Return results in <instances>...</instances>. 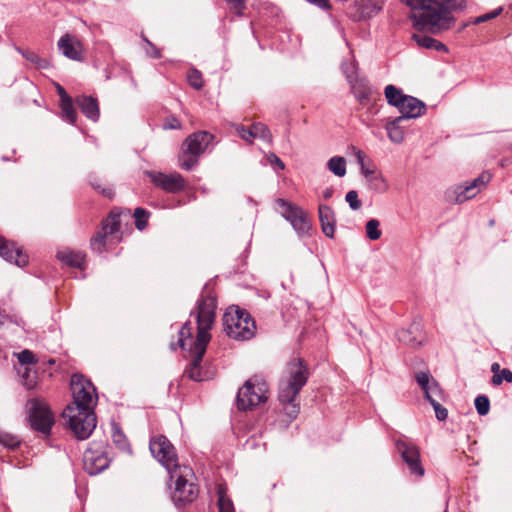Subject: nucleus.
<instances>
[{
  "label": "nucleus",
  "instance_id": "obj_4",
  "mask_svg": "<svg viewBox=\"0 0 512 512\" xmlns=\"http://www.w3.org/2000/svg\"><path fill=\"white\" fill-rule=\"evenodd\" d=\"M162 466L168 474L166 485L173 502L177 505L193 502L198 496L193 470L189 466L178 463L174 446L164 436H162Z\"/></svg>",
  "mask_w": 512,
  "mask_h": 512
},
{
  "label": "nucleus",
  "instance_id": "obj_34",
  "mask_svg": "<svg viewBox=\"0 0 512 512\" xmlns=\"http://www.w3.org/2000/svg\"><path fill=\"white\" fill-rule=\"evenodd\" d=\"M379 226L380 222L377 219H370L366 223V236L370 240H378L381 237L382 232L379 229Z\"/></svg>",
  "mask_w": 512,
  "mask_h": 512
},
{
  "label": "nucleus",
  "instance_id": "obj_62",
  "mask_svg": "<svg viewBox=\"0 0 512 512\" xmlns=\"http://www.w3.org/2000/svg\"><path fill=\"white\" fill-rule=\"evenodd\" d=\"M14 322L17 324V325H21L23 323L22 319H15Z\"/></svg>",
  "mask_w": 512,
  "mask_h": 512
},
{
  "label": "nucleus",
  "instance_id": "obj_42",
  "mask_svg": "<svg viewBox=\"0 0 512 512\" xmlns=\"http://www.w3.org/2000/svg\"><path fill=\"white\" fill-rule=\"evenodd\" d=\"M475 408L481 416L488 414L490 409V401L488 397L485 395L477 396L475 399Z\"/></svg>",
  "mask_w": 512,
  "mask_h": 512
},
{
  "label": "nucleus",
  "instance_id": "obj_58",
  "mask_svg": "<svg viewBox=\"0 0 512 512\" xmlns=\"http://www.w3.org/2000/svg\"><path fill=\"white\" fill-rule=\"evenodd\" d=\"M491 371H492L493 375L499 374L501 371L500 365L498 363H493L491 366Z\"/></svg>",
  "mask_w": 512,
  "mask_h": 512
},
{
  "label": "nucleus",
  "instance_id": "obj_9",
  "mask_svg": "<svg viewBox=\"0 0 512 512\" xmlns=\"http://www.w3.org/2000/svg\"><path fill=\"white\" fill-rule=\"evenodd\" d=\"M492 179L493 174L484 170L475 179L467 180L448 189L446 198L451 203H464L484 191Z\"/></svg>",
  "mask_w": 512,
  "mask_h": 512
},
{
  "label": "nucleus",
  "instance_id": "obj_33",
  "mask_svg": "<svg viewBox=\"0 0 512 512\" xmlns=\"http://www.w3.org/2000/svg\"><path fill=\"white\" fill-rule=\"evenodd\" d=\"M63 118L73 124L76 121V111L73 107L72 98L60 102Z\"/></svg>",
  "mask_w": 512,
  "mask_h": 512
},
{
  "label": "nucleus",
  "instance_id": "obj_28",
  "mask_svg": "<svg viewBox=\"0 0 512 512\" xmlns=\"http://www.w3.org/2000/svg\"><path fill=\"white\" fill-rule=\"evenodd\" d=\"M384 94L388 104L396 108H398L399 105H401L403 99L408 96L405 95L401 89L392 84H389L385 87Z\"/></svg>",
  "mask_w": 512,
  "mask_h": 512
},
{
  "label": "nucleus",
  "instance_id": "obj_51",
  "mask_svg": "<svg viewBox=\"0 0 512 512\" xmlns=\"http://www.w3.org/2000/svg\"><path fill=\"white\" fill-rule=\"evenodd\" d=\"M247 0H226L228 5L232 10L236 12L237 15H241L243 10L246 7Z\"/></svg>",
  "mask_w": 512,
  "mask_h": 512
},
{
  "label": "nucleus",
  "instance_id": "obj_18",
  "mask_svg": "<svg viewBox=\"0 0 512 512\" xmlns=\"http://www.w3.org/2000/svg\"><path fill=\"white\" fill-rule=\"evenodd\" d=\"M397 109L400 113V116L397 118H401L403 121L406 119H414L422 116L426 111V106L421 100L408 95L403 99L401 105H399Z\"/></svg>",
  "mask_w": 512,
  "mask_h": 512
},
{
  "label": "nucleus",
  "instance_id": "obj_10",
  "mask_svg": "<svg viewBox=\"0 0 512 512\" xmlns=\"http://www.w3.org/2000/svg\"><path fill=\"white\" fill-rule=\"evenodd\" d=\"M26 409L31 427L43 434H49L55 422L49 405L42 399L34 398L27 401Z\"/></svg>",
  "mask_w": 512,
  "mask_h": 512
},
{
  "label": "nucleus",
  "instance_id": "obj_30",
  "mask_svg": "<svg viewBox=\"0 0 512 512\" xmlns=\"http://www.w3.org/2000/svg\"><path fill=\"white\" fill-rule=\"evenodd\" d=\"M328 169L336 176L343 177L346 174V160L341 156H334L327 162Z\"/></svg>",
  "mask_w": 512,
  "mask_h": 512
},
{
  "label": "nucleus",
  "instance_id": "obj_8",
  "mask_svg": "<svg viewBox=\"0 0 512 512\" xmlns=\"http://www.w3.org/2000/svg\"><path fill=\"white\" fill-rule=\"evenodd\" d=\"M269 387L260 376L248 379L239 389L237 394V406L241 410L252 409L268 400Z\"/></svg>",
  "mask_w": 512,
  "mask_h": 512
},
{
  "label": "nucleus",
  "instance_id": "obj_56",
  "mask_svg": "<svg viewBox=\"0 0 512 512\" xmlns=\"http://www.w3.org/2000/svg\"><path fill=\"white\" fill-rule=\"evenodd\" d=\"M355 156L357 159V163L360 165V168H363V166H366L365 162H364L365 155L361 150H356Z\"/></svg>",
  "mask_w": 512,
  "mask_h": 512
},
{
  "label": "nucleus",
  "instance_id": "obj_25",
  "mask_svg": "<svg viewBox=\"0 0 512 512\" xmlns=\"http://www.w3.org/2000/svg\"><path fill=\"white\" fill-rule=\"evenodd\" d=\"M57 258L68 266L80 269L83 268L85 262V254L80 251H73L70 249L59 251L57 253Z\"/></svg>",
  "mask_w": 512,
  "mask_h": 512
},
{
  "label": "nucleus",
  "instance_id": "obj_2",
  "mask_svg": "<svg viewBox=\"0 0 512 512\" xmlns=\"http://www.w3.org/2000/svg\"><path fill=\"white\" fill-rule=\"evenodd\" d=\"M73 402L63 411L70 430L78 440L90 437L96 428L94 407L97 404L96 389L92 382L80 374L71 377Z\"/></svg>",
  "mask_w": 512,
  "mask_h": 512
},
{
  "label": "nucleus",
  "instance_id": "obj_1",
  "mask_svg": "<svg viewBox=\"0 0 512 512\" xmlns=\"http://www.w3.org/2000/svg\"><path fill=\"white\" fill-rule=\"evenodd\" d=\"M216 308V297L211 293H202L195 310L190 313V317L194 318L196 323V337H192L194 328L192 321L189 320L180 328L177 343L170 344L173 350L179 347L189 351L191 360L185 375L194 381L200 382L209 378L208 371L203 369L201 362L211 340L210 330L215 321Z\"/></svg>",
  "mask_w": 512,
  "mask_h": 512
},
{
  "label": "nucleus",
  "instance_id": "obj_40",
  "mask_svg": "<svg viewBox=\"0 0 512 512\" xmlns=\"http://www.w3.org/2000/svg\"><path fill=\"white\" fill-rule=\"evenodd\" d=\"M112 439L113 442L121 449V450H127L129 448V444L127 442V439L123 432L120 430L119 427L114 426L112 429Z\"/></svg>",
  "mask_w": 512,
  "mask_h": 512
},
{
  "label": "nucleus",
  "instance_id": "obj_60",
  "mask_svg": "<svg viewBox=\"0 0 512 512\" xmlns=\"http://www.w3.org/2000/svg\"><path fill=\"white\" fill-rule=\"evenodd\" d=\"M6 318H7V317H6L5 315H2V314L0 313V325L4 324V322H5V319H6Z\"/></svg>",
  "mask_w": 512,
  "mask_h": 512
},
{
  "label": "nucleus",
  "instance_id": "obj_29",
  "mask_svg": "<svg viewBox=\"0 0 512 512\" xmlns=\"http://www.w3.org/2000/svg\"><path fill=\"white\" fill-rule=\"evenodd\" d=\"M18 374L22 379L23 385L27 389H33L37 386V373L33 371L30 367H21L18 370Z\"/></svg>",
  "mask_w": 512,
  "mask_h": 512
},
{
  "label": "nucleus",
  "instance_id": "obj_53",
  "mask_svg": "<svg viewBox=\"0 0 512 512\" xmlns=\"http://www.w3.org/2000/svg\"><path fill=\"white\" fill-rule=\"evenodd\" d=\"M143 42H144L143 48L146 51V54L150 57H158L159 52H158L157 48L150 41H148L145 37H143Z\"/></svg>",
  "mask_w": 512,
  "mask_h": 512
},
{
  "label": "nucleus",
  "instance_id": "obj_39",
  "mask_svg": "<svg viewBox=\"0 0 512 512\" xmlns=\"http://www.w3.org/2000/svg\"><path fill=\"white\" fill-rule=\"evenodd\" d=\"M218 507L219 512H235L232 501L226 497L222 489L218 491Z\"/></svg>",
  "mask_w": 512,
  "mask_h": 512
},
{
  "label": "nucleus",
  "instance_id": "obj_49",
  "mask_svg": "<svg viewBox=\"0 0 512 512\" xmlns=\"http://www.w3.org/2000/svg\"><path fill=\"white\" fill-rule=\"evenodd\" d=\"M149 450L151 455L157 460L160 461V438L157 436H153L149 443Z\"/></svg>",
  "mask_w": 512,
  "mask_h": 512
},
{
  "label": "nucleus",
  "instance_id": "obj_45",
  "mask_svg": "<svg viewBox=\"0 0 512 512\" xmlns=\"http://www.w3.org/2000/svg\"><path fill=\"white\" fill-rule=\"evenodd\" d=\"M342 70L350 84L354 83L355 81H358L356 74V65L353 62L342 64Z\"/></svg>",
  "mask_w": 512,
  "mask_h": 512
},
{
  "label": "nucleus",
  "instance_id": "obj_17",
  "mask_svg": "<svg viewBox=\"0 0 512 512\" xmlns=\"http://www.w3.org/2000/svg\"><path fill=\"white\" fill-rule=\"evenodd\" d=\"M0 256L7 262L23 267L28 263V256L13 242L0 238Z\"/></svg>",
  "mask_w": 512,
  "mask_h": 512
},
{
  "label": "nucleus",
  "instance_id": "obj_36",
  "mask_svg": "<svg viewBox=\"0 0 512 512\" xmlns=\"http://www.w3.org/2000/svg\"><path fill=\"white\" fill-rule=\"evenodd\" d=\"M133 217L135 218L136 228L143 230L147 225L149 213L145 209L138 207L134 210Z\"/></svg>",
  "mask_w": 512,
  "mask_h": 512
},
{
  "label": "nucleus",
  "instance_id": "obj_50",
  "mask_svg": "<svg viewBox=\"0 0 512 512\" xmlns=\"http://www.w3.org/2000/svg\"><path fill=\"white\" fill-rule=\"evenodd\" d=\"M431 405L434 408L436 418L439 421H444L447 419L448 411L442 406L441 402L431 403Z\"/></svg>",
  "mask_w": 512,
  "mask_h": 512
},
{
  "label": "nucleus",
  "instance_id": "obj_41",
  "mask_svg": "<svg viewBox=\"0 0 512 512\" xmlns=\"http://www.w3.org/2000/svg\"><path fill=\"white\" fill-rule=\"evenodd\" d=\"M187 80L189 84L199 90L203 87V79L200 71L196 69H190L187 73Z\"/></svg>",
  "mask_w": 512,
  "mask_h": 512
},
{
  "label": "nucleus",
  "instance_id": "obj_35",
  "mask_svg": "<svg viewBox=\"0 0 512 512\" xmlns=\"http://www.w3.org/2000/svg\"><path fill=\"white\" fill-rule=\"evenodd\" d=\"M182 122L175 115L169 114L162 119V130H181Z\"/></svg>",
  "mask_w": 512,
  "mask_h": 512
},
{
  "label": "nucleus",
  "instance_id": "obj_14",
  "mask_svg": "<svg viewBox=\"0 0 512 512\" xmlns=\"http://www.w3.org/2000/svg\"><path fill=\"white\" fill-rule=\"evenodd\" d=\"M415 379L424 392L425 399L430 404L435 402H442L444 400L443 390L428 371H421L416 373Z\"/></svg>",
  "mask_w": 512,
  "mask_h": 512
},
{
  "label": "nucleus",
  "instance_id": "obj_12",
  "mask_svg": "<svg viewBox=\"0 0 512 512\" xmlns=\"http://www.w3.org/2000/svg\"><path fill=\"white\" fill-rule=\"evenodd\" d=\"M276 203L281 209L282 216L291 223L298 235L304 236L308 234L311 228L310 220L301 208L292 205L284 199H278Z\"/></svg>",
  "mask_w": 512,
  "mask_h": 512
},
{
  "label": "nucleus",
  "instance_id": "obj_44",
  "mask_svg": "<svg viewBox=\"0 0 512 512\" xmlns=\"http://www.w3.org/2000/svg\"><path fill=\"white\" fill-rule=\"evenodd\" d=\"M90 184L95 190L99 191L105 197L111 198L114 194L113 189L111 187H102L99 179H97L96 177L90 176Z\"/></svg>",
  "mask_w": 512,
  "mask_h": 512
},
{
  "label": "nucleus",
  "instance_id": "obj_43",
  "mask_svg": "<svg viewBox=\"0 0 512 512\" xmlns=\"http://www.w3.org/2000/svg\"><path fill=\"white\" fill-rule=\"evenodd\" d=\"M19 443H20V441L16 436L9 434V433H5V432L0 433V444L1 445L5 446L7 448H10V449H14L19 445Z\"/></svg>",
  "mask_w": 512,
  "mask_h": 512
},
{
  "label": "nucleus",
  "instance_id": "obj_31",
  "mask_svg": "<svg viewBox=\"0 0 512 512\" xmlns=\"http://www.w3.org/2000/svg\"><path fill=\"white\" fill-rule=\"evenodd\" d=\"M366 181L368 183V187L376 192L384 193L389 189L388 181L380 172L376 173Z\"/></svg>",
  "mask_w": 512,
  "mask_h": 512
},
{
  "label": "nucleus",
  "instance_id": "obj_54",
  "mask_svg": "<svg viewBox=\"0 0 512 512\" xmlns=\"http://www.w3.org/2000/svg\"><path fill=\"white\" fill-rule=\"evenodd\" d=\"M56 88L60 97V102L71 99V97L66 93L65 89L61 85L57 84Z\"/></svg>",
  "mask_w": 512,
  "mask_h": 512
},
{
  "label": "nucleus",
  "instance_id": "obj_26",
  "mask_svg": "<svg viewBox=\"0 0 512 512\" xmlns=\"http://www.w3.org/2000/svg\"><path fill=\"white\" fill-rule=\"evenodd\" d=\"M401 122V118L396 117L394 119L389 120L385 126L388 138L390 139V141L396 144H400L404 140L405 134L404 130L400 126Z\"/></svg>",
  "mask_w": 512,
  "mask_h": 512
},
{
  "label": "nucleus",
  "instance_id": "obj_61",
  "mask_svg": "<svg viewBox=\"0 0 512 512\" xmlns=\"http://www.w3.org/2000/svg\"><path fill=\"white\" fill-rule=\"evenodd\" d=\"M153 182L158 186V180L156 179V176L154 174H151Z\"/></svg>",
  "mask_w": 512,
  "mask_h": 512
},
{
  "label": "nucleus",
  "instance_id": "obj_20",
  "mask_svg": "<svg viewBox=\"0 0 512 512\" xmlns=\"http://www.w3.org/2000/svg\"><path fill=\"white\" fill-rule=\"evenodd\" d=\"M421 326L419 323H413L407 329H401L397 332V338L400 342L418 347L422 345L423 339L420 338Z\"/></svg>",
  "mask_w": 512,
  "mask_h": 512
},
{
  "label": "nucleus",
  "instance_id": "obj_13",
  "mask_svg": "<svg viewBox=\"0 0 512 512\" xmlns=\"http://www.w3.org/2000/svg\"><path fill=\"white\" fill-rule=\"evenodd\" d=\"M396 447L403 461L407 464L410 473L417 477H422L424 475V468L420 463V452L418 447L405 440H398L396 442Z\"/></svg>",
  "mask_w": 512,
  "mask_h": 512
},
{
  "label": "nucleus",
  "instance_id": "obj_38",
  "mask_svg": "<svg viewBox=\"0 0 512 512\" xmlns=\"http://www.w3.org/2000/svg\"><path fill=\"white\" fill-rule=\"evenodd\" d=\"M16 356L22 367H29V365L37 363L35 354L28 349L22 350L21 352L17 353Z\"/></svg>",
  "mask_w": 512,
  "mask_h": 512
},
{
  "label": "nucleus",
  "instance_id": "obj_5",
  "mask_svg": "<svg viewBox=\"0 0 512 512\" xmlns=\"http://www.w3.org/2000/svg\"><path fill=\"white\" fill-rule=\"evenodd\" d=\"M307 380L308 371L301 359H293L288 363L279 382L278 399L290 420L295 419L300 411V406L295 402V398Z\"/></svg>",
  "mask_w": 512,
  "mask_h": 512
},
{
  "label": "nucleus",
  "instance_id": "obj_47",
  "mask_svg": "<svg viewBox=\"0 0 512 512\" xmlns=\"http://www.w3.org/2000/svg\"><path fill=\"white\" fill-rule=\"evenodd\" d=\"M345 200L352 210H358L361 207V201L358 199V193L355 190L347 192Z\"/></svg>",
  "mask_w": 512,
  "mask_h": 512
},
{
  "label": "nucleus",
  "instance_id": "obj_21",
  "mask_svg": "<svg viewBox=\"0 0 512 512\" xmlns=\"http://www.w3.org/2000/svg\"><path fill=\"white\" fill-rule=\"evenodd\" d=\"M76 103L88 119L94 122L99 119V106L95 98L82 95L76 98Z\"/></svg>",
  "mask_w": 512,
  "mask_h": 512
},
{
  "label": "nucleus",
  "instance_id": "obj_16",
  "mask_svg": "<svg viewBox=\"0 0 512 512\" xmlns=\"http://www.w3.org/2000/svg\"><path fill=\"white\" fill-rule=\"evenodd\" d=\"M58 49L65 57L71 60L81 61L83 59V48L80 40L68 33L59 39Z\"/></svg>",
  "mask_w": 512,
  "mask_h": 512
},
{
  "label": "nucleus",
  "instance_id": "obj_52",
  "mask_svg": "<svg viewBox=\"0 0 512 512\" xmlns=\"http://www.w3.org/2000/svg\"><path fill=\"white\" fill-rule=\"evenodd\" d=\"M267 160H268L269 164L274 169H279V170H284L285 169V164L283 163V161L277 155H275L274 153L268 154L267 155Z\"/></svg>",
  "mask_w": 512,
  "mask_h": 512
},
{
  "label": "nucleus",
  "instance_id": "obj_32",
  "mask_svg": "<svg viewBox=\"0 0 512 512\" xmlns=\"http://www.w3.org/2000/svg\"><path fill=\"white\" fill-rule=\"evenodd\" d=\"M384 1L383 0H367V2L362 7V15L363 17H372L380 12L383 8Z\"/></svg>",
  "mask_w": 512,
  "mask_h": 512
},
{
  "label": "nucleus",
  "instance_id": "obj_23",
  "mask_svg": "<svg viewBox=\"0 0 512 512\" xmlns=\"http://www.w3.org/2000/svg\"><path fill=\"white\" fill-rule=\"evenodd\" d=\"M186 186V181L181 174L177 172L163 174L162 173V190L176 193L182 191Z\"/></svg>",
  "mask_w": 512,
  "mask_h": 512
},
{
  "label": "nucleus",
  "instance_id": "obj_3",
  "mask_svg": "<svg viewBox=\"0 0 512 512\" xmlns=\"http://www.w3.org/2000/svg\"><path fill=\"white\" fill-rule=\"evenodd\" d=\"M414 12V26L420 31L438 34L449 30L455 22L452 11L463 10L465 0H402Z\"/></svg>",
  "mask_w": 512,
  "mask_h": 512
},
{
  "label": "nucleus",
  "instance_id": "obj_48",
  "mask_svg": "<svg viewBox=\"0 0 512 512\" xmlns=\"http://www.w3.org/2000/svg\"><path fill=\"white\" fill-rule=\"evenodd\" d=\"M502 10H503L502 7H498V8L494 9L491 12H488V13H485V14H483L481 16L476 17L474 19L473 23L474 24H481L483 22L492 20V19L496 18L498 15H500Z\"/></svg>",
  "mask_w": 512,
  "mask_h": 512
},
{
  "label": "nucleus",
  "instance_id": "obj_27",
  "mask_svg": "<svg viewBox=\"0 0 512 512\" xmlns=\"http://www.w3.org/2000/svg\"><path fill=\"white\" fill-rule=\"evenodd\" d=\"M412 39L418 44L419 47L425 49H434L440 52H447L448 49L445 44L437 41L436 39L421 34H413Z\"/></svg>",
  "mask_w": 512,
  "mask_h": 512
},
{
  "label": "nucleus",
  "instance_id": "obj_11",
  "mask_svg": "<svg viewBox=\"0 0 512 512\" xmlns=\"http://www.w3.org/2000/svg\"><path fill=\"white\" fill-rule=\"evenodd\" d=\"M120 227V215L111 212L109 216L102 222V228L91 238L92 250L101 253L106 245L115 244L121 239L117 235Z\"/></svg>",
  "mask_w": 512,
  "mask_h": 512
},
{
  "label": "nucleus",
  "instance_id": "obj_37",
  "mask_svg": "<svg viewBox=\"0 0 512 512\" xmlns=\"http://www.w3.org/2000/svg\"><path fill=\"white\" fill-rule=\"evenodd\" d=\"M19 53L23 55L31 63H34L36 66L40 68H46L48 66V62L45 59H41L36 53L32 51H24L20 48H16Z\"/></svg>",
  "mask_w": 512,
  "mask_h": 512
},
{
  "label": "nucleus",
  "instance_id": "obj_24",
  "mask_svg": "<svg viewBox=\"0 0 512 512\" xmlns=\"http://www.w3.org/2000/svg\"><path fill=\"white\" fill-rule=\"evenodd\" d=\"M352 92L361 105H366L373 98L374 90L364 80L350 84Z\"/></svg>",
  "mask_w": 512,
  "mask_h": 512
},
{
  "label": "nucleus",
  "instance_id": "obj_55",
  "mask_svg": "<svg viewBox=\"0 0 512 512\" xmlns=\"http://www.w3.org/2000/svg\"><path fill=\"white\" fill-rule=\"evenodd\" d=\"M361 173L365 177V179L368 180L370 177L374 176L377 172L374 168H369V167L363 166V168H361Z\"/></svg>",
  "mask_w": 512,
  "mask_h": 512
},
{
  "label": "nucleus",
  "instance_id": "obj_59",
  "mask_svg": "<svg viewBox=\"0 0 512 512\" xmlns=\"http://www.w3.org/2000/svg\"><path fill=\"white\" fill-rule=\"evenodd\" d=\"M332 194H333V189H331V188H327L323 191V197L325 199H329L332 196Z\"/></svg>",
  "mask_w": 512,
  "mask_h": 512
},
{
  "label": "nucleus",
  "instance_id": "obj_22",
  "mask_svg": "<svg viewBox=\"0 0 512 512\" xmlns=\"http://www.w3.org/2000/svg\"><path fill=\"white\" fill-rule=\"evenodd\" d=\"M319 220L323 233L333 238L335 232V216L333 210L327 205H319Z\"/></svg>",
  "mask_w": 512,
  "mask_h": 512
},
{
  "label": "nucleus",
  "instance_id": "obj_57",
  "mask_svg": "<svg viewBox=\"0 0 512 512\" xmlns=\"http://www.w3.org/2000/svg\"><path fill=\"white\" fill-rule=\"evenodd\" d=\"M307 1L317 5L320 8H325V7L328 6L327 5V0H307Z\"/></svg>",
  "mask_w": 512,
  "mask_h": 512
},
{
  "label": "nucleus",
  "instance_id": "obj_19",
  "mask_svg": "<svg viewBox=\"0 0 512 512\" xmlns=\"http://www.w3.org/2000/svg\"><path fill=\"white\" fill-rule=\"evenodd\" d=\"M236 131L239 136L248 143H252V140L259 138L266 142H271L272 135L269 128L263 123H254L249 129L244 126L238 125Z\"/></svg>",
  "mask_w": 512,
  "mask_h": 512
},
{
  "label": "nucleus",
  "instance_id": "obj_46",
  "mask_svg": "<svg viewBox=\"0 0 512 512\" xmlns=\"http://www.w3.org/2000/svg\"><path fill=\"white\" fill-rule=\"evenodd\" d=\"M503 381L508 383L512 382V372L509 369H502L499 374L493 375L492 383L494 385H500Z\"/></svg>",
  "mask_w": 512,
  "mask_h": 512
},
{
  "label": "nucleus",
  "instance_id": "obj_6",
  "mask_svg": "<svg viewBox=\"0 0 512 512\" xmlns=\"http://www.w3.org/2000/svg\"><path fill=\"white\" fill-rule=\"evenodd\" d=\"M226 334L235 340H250L255 336L256 324L251 315L238 306L227 308L223 316Z\"/></svg>",
  "mask_w": 512,
  "mask_h": 512
},
{
  "label": "nucleus",
  "instance_id": "obj_7",
  "mask_svg": "<svg viewBox=\"0 0 512 512\" xmlns=\"http://www.w3.org/2000/svg\"><path fill=\"white\" fill-rule=\"evenodd\" d=\"M213 140V135L206 131H199L189 135L181 147L178 165L184 170H192Z\"/></svg>",
  "mask_w": 512,
  "mask_h": 512
},
{
  "label": "nucleus",
  "instance_id": "obj_15",
  "mask_svg": "<svg viewBox=\"0 0 512 512\" xmlns=\"http://www.w3.org/2000/svg\"><path fill=\"white\" fill-rule=\"evenodd\" d=\"M83 463L89 475H97L109 466V459L103 451L88 448L84 452Z\"/></svg>",
  "mask_w": 512,
  "mask_h": 512
}]
</instances>
